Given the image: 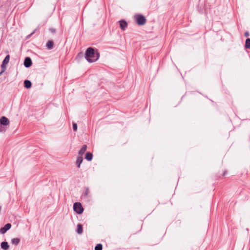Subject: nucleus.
I'll use <instances>...</instances> for the list:
<instances>
[{"label": "nucleus", "mask_w": 250, "mask_h": 250, "mask_svg": "<svg viewBox=\"0 0 250 250\" xmlns=\"http://www.w3.org/2000/svg\"><path fill=\"white\" fill-rule=\"evenodd\" d=\"M100 57V53L97 49L92 47L88 48L85 52V58L89 62H96Z\"/></svg>", "instance_id": "nucleus-1"}, {"label": "nucleus", "mask_w": 250, "mask_h": 250, "mask_svg": "<svg viewBox=\"0 0 250 250\" xmlns=\"http://www.w3.org/2000/svg\"><path fill=\"white\" fill-rule=\"evenodd\" d=\"M136 23L139 25H143L146 23V20L144 16L137 14L134 16Z\"/></svg>", "instance_id": "nucleus-2"}, {"label": "nucleus", "mask_w": 250, "mask_h": 250, "mask_svg": "<svg viewBox=\"0 0 250 250\" xmlns=\"http://www.w3.org/2000/svg\"><path fill=\"white\" fill-rule=\"evenodd\" d=\"M74 210L78 214H82L83 211V208L79 202H76L73 205Z\"/></svg>", "instance_id": "nucleus-3"}, {"label": "nucleus", "mask_w": 250, "mask_h": 250, "mask_svg": "<svg viewBox=\"0 0 250 250\" xmlns=\"http://www.w3.org/2000/svg\"><path fill=\"white\" fill-rule=\"evenodd\" d=\"M11 227V224L10 223H7L3 227L0 229V233L1 234H4Z\"/></svg>", "instance_id": "nucleus-4"}, {"label": "nucleus", "mask_w": 250, "mask_h": 250, "mask_svg": "<svg viewBox=\"0 0 250 250\" xmlns=\"http://www.w3.org/2000/svg\"><path fill=\"white\" fill-rule=\"evenodd\" d=\"M24 65L26 68L30 67L32 64V60L30 57H27L24 61Z\"/></svg>", "instance_id": "nucleus-5"}, {"label": "nucleus", "mask_w": 250, "mask_h": 250, "mask_svg": "<svg viewBox=\"0 0 250 250\" xmlns=\"http://www.w3.org/2000/svg\"><path fill=\"white\" fill-rule=\"evenodd\" d=\"M119 23L121 29L123 31L125 30L127 26V22L124 20H122L119 21Z\"/></svg>", "instance_id": "nucleus-6"}, {"label": "nucleus", "mask_w": 250, "mask_h": 250, "mask_svg": "<svg viewBox=\"0 0 250 250\" xmlns=\"http://www.w3.org/2000/svg\"><path fill=\"white\" fill-rule=\"evenodd\" d=\"M0 124L2 125H7L9 124V121L6 117L2 116L0 118Z\"/></svg>", "instance_id": "nucleus-7"}, {"label": "nucleus", "mask_w": 250, "mask_h": 250, "mask_svg": "<svg viewBox=\"0 0 250 250\" xmlns=\"http://www.w3.org/2000/svg\"><path fill=\"white\" fill-rule=\"evenodd\" d=\"M83 161V156H79L77 158L76 162V165L77 167L80 168L81 166V164L82 163Z\"/></svg>", "instance_id": "nucleus-8"}, {"label": "nucleus", "mask_w": 250, "mask_h": 250, "mask_svg": "<svg viewBox=\"0 0 250 250\" xmlns=\"http://www.w3.org/2000/svg\"><path fill=\"white\" fill-rule=\"evenodd\" d=\"M87 149V146L84 145L83 146L82 148L79 150L78 155L83 156V154L85 152Z\"/></svg>", "instance_id": "nucleus-9"}, {"label": "nucleus", "mask_w": 250, "mask_h": 250, "mask_svg": "<svg viewBox=\"0 0 250 250\" xmlns=\"http://www.w3.org/2000/svg\"><path fill=\"white\" fill-rule=\"evenodd\" d=\"M0 247L3 250H7L9 248V245L7 242H2L0 244Z\"/></svg>", "instance_id": "nucleus-10"}, {"label": "nucleus", "mask_w": 250, "mask_h": 250, "mask_svg": "<svg viewBox=\"0 0 250 250\" xmlns=\"http://www.w3.org/2000/svg\"><path fill=\"white\" fill-rule=\"evenodd\" d=\"M24 86L26 88H30L32 86V83L30 81L26 80L24 81Z\"/></svg>", "instance_id": "nucleus-11"}, {"label": "nucleus", "mask_w": 250, "mask_h": 250, "mask_svg": "<svg viewBox=\"0 0 250 250\" xmlns=\"http://www.w3.org/2000/svg\"><path fill=\"white\" fill-rule=\"evenodd\" d=\"M93 155L90 152H87L85 155V159H86L88 161H90L92 160Z\"/></svg>", "instance_id": "nucleus-12"}, {"label": "nucleus", "mask_w": 250, "mask_h": 250, "mask_svg": "<svg viewBox=\"0 0 250 250\" xmlns=\"http://www.w3.org/2000/svg\"><path fill=\"white\" fill-rule=\"evenodd\" d=\"M48 49H52L53 48L54 42L52 41H49L46 45Z\"/></svg>", "instance_id": "nucleus-13"}, {"label": "nucleus", "mask_w": 250, "mask_h": 250, "mask_svg": "<svg viewBox=\"0 0 250 250\" xmlns=\"http://www.w3.org/2000/svg\"><path fill=\"white\" fill-rule=\"evenodd\" d=\"M77 232L79 234H81L83 232V226L82 224H78L77 226Z\"/></svg>", "instance_id": "nucleus-14"}, {"label": "nucleus", "mask_w": 250, "mask_h": 250, "mask_svg": "<svg viewBox=\"0 0 250 250\" xmlns=\"http://www.w3.org/2000/svg\"><path fill=\"white\" fill-rule=\"evenodd\" d=\"M20 242V239L18 238H13L11 240V243H12V244L15 246L18 245L19 244Z\"/></svg>", "instance_id": "nucleus-15"}, {"label": "nucleus", "mask_w": 250, "mask_h": 250, "mask_svg": "<svg viewBox=\"0 0 250 250\" xmlns=\"http://www.w3.org/2000/svg\"><path fill=\"white\" fill-rule=\"evenodd\" d=\"M10 55H7L2 61L3 65H7L9 62Z\"/></svg>", "instance_id": "nucleus-16"}, {"label": "nucleus", "mask_w": 250, "mask_h": 250, "mask_svg": "<svg viewBox=\"0 0 250 250\" xmlns=\"http://www.w3.org/2000/svg\"><path fill=\"white\" fill-rule=\"evenodd\" d=\"M245 47L247 49H250V38L246 39Z\"/></svg>", "instance_id": "nucleus-17"}, {"label": "nucleus", "mask_w": 250, "mask_h": 250, "mask_svg": "<svg viewBox=\"0 0 250 250\" xmlns=\"http://www.w3.org/2000/svg\"><path fill=\"white\" fill-rule=\"evenodd\" d=\"M103 245L101 244H97L95 247V250H102Z\"/></svg>", "instance_id": "nucleus-18"}, {"label": "nucleus", "mask_w": 250, "mask_h": 250, "mask_svg": "<svg viewBox=\"0 0 250 250\" xmlns=\"http://www.w3.org/2000/svg\"><path fill=\"white\" fill-rule=\"evenodd\" d=\"M73 129L74 131H76L77 129V125L76 123H73Z\"/></svg>", "instance_id": "nucleus-19"}, {"label": "nucleus", "mask_w": 250, "mask_h": 250, "mask_svg": "<svg viewBox=\"0 0 250 250\" xmlns=\"http://www.w3.org/2000/svg\"><path fill=\"white\" fill-rule=\"evenodd\" d=\"M2 125L0 124V132H5V129Z\"/></svg>", "instance_id": "nucleus-20"}, {"label": "nucleus", "mask_w": 250, "mask_h": 250, "mask_svg": "<svg viewBox=\"0 0 250 250\" xmlns=\"http://www.w3.org/2000/svg\"><path fill=\"white\" fill-rule=\"evenodd\" d=\"M1 70L5 71L6 68V65H3V63H2V64L1 65Z\"/></svg>", "instance_id": "nucleus-21"}, {"label": "nucleus", "mask_w": 250, "mask_h": 250, "mask_svg": "<svg viewBox=\"0 0 250 250\" xmlns=\"http://www.w3.org/2000/svg\"><path fill=\"white\" fill-rule=\"evenodd\" d=\"M88 193H89V189H88V188H86L85 189V191L84 193V195H85V196H87V195H88Z\"/></svg>", "instance_id": "nucleus-22"}, {"label": "nucleus", "mask_w": 250, "mask_h": 250, "mask_svg": "<svg viewBox=\"0 0 250 250\" xmlns=\"http://www.w3.org/2000/svg\"><path fill=\"white\" fill-rule=\"evenodd\" d=\"M250 36V34H249V32L248 31H246L244 33V36L245 37H248Z\"/></svg>", "instance_id": "nucleus-23"}, {"label": "nucleus", "mask_w": 250, "mask_h": 250, "mask_svg": "<svg viewBox=\"0 0 250 250\" xmlns=\"http://www.w3.org/2000/svg\"><path fill=\"white\" fill-rule=\"evenodd\" d=\"M49 31L52 33H54L56 32V30L54 28H50Z\"/></svg>", "instance_id": "nucleus-24"}, {"label": "nucleus", "mask_w": 250, "mask_h": 250, "mask_svg": "<svg viewBox=\"0 0 250 250\" xmlns=\"http://www.w3.org/2000/svg\"><path fill=\"white\" fill-rule=\"evenodd\" d=\"M36 30H37V29H35L32 33H31L30 35H29L27 36V38L30 37L33 34H34L35 33Z\"/></svg>", "instance_id": "nucleus-25"}, {"label": "nucleus", "mask_w": 250, "mask_h": 250, "mask_svg": "<svg viewBox=\"0 0 250 250\" xmlns=\"http://www.w3.org/2000/svg\"><path fill=\"white\" fill-rule=\"evenodd\" d=\"M227 173V170H225L223 173V176H224Z\"/></svg>", "instance_id": "nucleus-26"}, {"label": "nucleus", "mask_w": 250, "mask_h": 250, "mask_svg": "<svg viewBox=\"0 0 250 250\" xmlns=\"http://www.w3.org/2000/svg\"><path fill=\"white\" fill-rule=\"evenodd\" d=\"M5 71L1 70L0 72V75H2V74Z\"/></svg>", "instance_id": "nucleus-27"}]
</instances>
